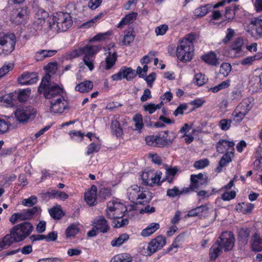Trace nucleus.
<instances>
[{
  "instance_id": "obj_59",
  "label": "nucleus",
  "mask_w": 262,
  "mask_h": 262,
  "mask_svg": "<svg viewBox=\"0 0 262 262\" xmlns=\"http://www.w3.org/2000/svg\"><path fill=\"white\" fill-rule=\"evenodd\" d=\"M209 164V161L207 159H204L196 161L194 163V167L196 169H202L207 166Z\"/></svg>"
},
{
  "instance_id": "obj_57",
  "label": "nucleus",
  "mask_w": 262,
  "mask_h": 262,
  "mask_svg": "<svg viewBox=\"0 0 262 262\" xmlns=\"http://www.w3.org/2000/svg\"><path fill=\"white\" fill-rule=\"evenodd\" d=\"M242 97V91L238 89H234L230 95V99L232 101H238L240 100Z\"/></svg>"
},
{
  "instance_id": "obj_14",
  "label": "nucleus",
  "mask_w": 262,
  "mask_h": 262,
  "mask_svg": "<svg viewBox=\"0 0 262 262\" xmlns=\"http://www.w3.org/2000/svg\"><path fill=\"white\" fill-rule=\"evenodd\" d=\"M21 85H30L35 83L38 80V77L35 72H25L17 79Z\"/></svg>"
},
{
  "instance_id": "obj_42",
  "label": "nucleus",
  "mask_w": 262,
  "mask_h": 262,
  "mask_svg": "<svg viewBox=\"0 0 262 262\" xmlns=\"http://www.w3.org/2000/svg\"><path fill=\"white\" fill-rule=\"evenodd\" d=\"M262 57L261 54H258L252 56H248L241 60V63L243 66H249L253 64V62L260 59Z\"/></svg>"
},
{
  "instance_id": "obj_4",
  "label": "nucleus",
  "mask_w": 262,
  "mask_h": 262,
  "mask_svg": "<svg viewBox=\"0 0 262 262\" xmlns=\"http://www.w3.org/2000/svg\"><path fill=\"white\" fill-rule=\"evenodd\" d=\"M253 106L252 98H246L236 106L232 113L234 120L236 122L241 121Z\"/></svg>"
},
{
  "instance_id": "obj_54",
  "label": "nucleus",
  "mask_w": 262,
  "mask_h": 262,
  "mask_svg": "<svg viewBox=\"0 0 262 262\" xmlns=\"http://www.w3.org/2000/svg\"><path fill=\"white\" fill-rule=\"evenodd\" d=\"M79 49L74 50L67 52L64 55V58L67 60H71L76 57L81 56Z\"/></svg>"
},
{
  "instance_id": "obj_44",
  "label": "nucleus",
  "mask_w": 262,
  "mask_h": 262,
  "mask_svg": "<svg viewBox=\"0 0 262 262\" xmlns=\"http://www.w3.org/2000/svg\"><path fill=\"white\" fill-rule=\"evenodd\" d=\"M163 105V101H161L159 104H155L154 103H148L144 105V110L145 111L148 112L149 114H152L157 109H160Z\"/></svg>"
},
{
  "instance_id": "obj_12",
  "label": "nucleus",
  "mask_w": 262,
  "mask_h": 262,
  "mask_svg": "<svg viewBox=\"0 0 262 262\" xmlns=\"http://www.w3.org/2000/svg\"><path fill=\"white\" fill-rule=\"evenodd\" d=\"M29 11L26 7L17 9L12 14L11 20L16 24L24 22L28 18Z\"/></svg>"
},
{
  "instance_id": "obj_9",
  "label": "nucleus",
  "mask_w": 262,
  "mask_h": 262,
  "mask_svg": "<svg viewBox=\"0 0 262 262\" xmlns=\"http://www.w3.org/2000/svg\"><path fill=\"white\" fill-rule=\"evenodd\" d=\"M247 32L255 39L262 38V19L254 18L250 21Z\"/></svg>"
},
{
  "instance_id": "obj_3",
  "label": "nucleus",
  "mask_w": 262,
  "mask_h": 262,
  "mask_svg": "<svg viewBox=\"0 0 262 262\" xmlns=\"http://www.w3.org/2000/svg\"><path fill=\"white\" fill-rule=\"evenodd\" d=\"M194 48L192 40L185 38L180 40L177 48V56L181 61L187 62L192 59Z\"/></svg>"
},
{
  "instance_id": "obj_39",
  "label": "nucleus",
  "mask_w": 262,
  "mask_h": 262,
  "mask_svg": "<svg viewBox=\"0 0 262 262\" xmlns=\"http://www.w3.org/2000/svg\"><path fill=\"white\" fill-rule=\"evenodd\" d=\"M237 9H238V7L235 5L227 7L226 8L225 16L227 20L231 21L235 18V12L236 11Z\"/></svg>"
},
{
  "instance_id": "obj_52",
  "label": "nucleus",
  "mask_w": 262,
  "mask_h": 262,
  "mask_svg": "<svg viewBox=\"0 0 262 262\" xmlns=\"http://www.w3.org/2000/svg\"><path fill=\"white\" fill-rule=\"evenodd\" d=\"M232 120L228 119H221L219 122V126L222 130H227L230 127Z\"/></svg>"
},
{
  "instance_id": "obj_38",
  "label": "nucleus",
  "mask_w": 262,
  "mask_h": 262,
  "mask_svg": "<svg viewBox=\"0 0 262 262\" xmlns=\"http://www.w3.org/2000/svg\"><path fill=\"white\" fill-rule=\"evenodd\" d=\"M111 129L112 134L117 137H121L123 134V130L120 126V124L116 120L112 121Z\"/></svg>"
},
{
  "instance_id": "obj_37",
  "label": "nucleus",
  "mask_w": 262,
  "mask_h": 262,
  "mask_svg": "<svg viewBox=\"0 0 262 262\" xmlns=\"http://www.w3.org/2000/svg\"><path fill=\"white\" fill-rule=\"evenodd\" d=\"M129 238V235L126 233H123L119 235L117 238L113 239L111 244L113 247H119Z\"/></svg>"
},
{
  "instance_id": "obj_8",
  "label": "nucleus",
  "mask_w": 262,
  "mask_h": 262,
  "mask_svg": "<svg viewBox=\"0 0 262 262\" xmlns=\"http://www.w3.org/2000/svg\"><path fill=\"white\" fill-rule=\"evenodd\" d=\"M33 226L29 222L19 224L11 229V232L14 233L17 241H21L29 236L33 230Z\"/></svg>"
},
{
  "instance_id": "obj_58",
  "label": "nucleus",
  "mask_w": 262,
  "mask_h": 262,
  "mask_svg": "<svg viewBox=\"0 0 262 262\" xmlns=\"http://www.w3.org/2000/svg\"><path fill=\"white\" fill-rule=\"evenodd\" d=\"M151 177H152V171L143 172L141 175L142 183L145 185H149Z\"/></svg>"
},
{
  "instance_id": "obj_53",
  "label": "nucleus",
  "mask_w": 262,
  "mask_h": 262,
  "mask_svg": "<svg viewBox=\"0 0 262 262\" xmlns=\"http://www.w3.org/2000/svg\"><path fill=\"white\" fill-rule=\"evenodd\" d=\"M231 70V65L227 62L223 63L221 67L220 70V73L221 74H222L224 76H227L230 73Z\"/></svg>"
},
{
  "instance_id": "obj_35",
  "label": "nucleus",
  "mask_w": 262,
  "mask_h": 262,
  "mask_svg": "<svg viewBox=\"0 0 262 262\" xmlns=\"http://www.w3.org/2000/svg\"><path fill=\"white\" fill-rule=\"evenodd\" d=\"M176 136L173 135L172 138L166 139V137L163 136L161 137L157 136L156 137V144H155V147H162L166 145H170L173 142Z\"/></svg>"
},
{
  "instance_id": "obj_6",
  "label": "nucleus",
  "mask_w": 262,
  "mask_h": 262,
  "mask_svg": "<svg viewBox=\"0 0 262 262\" xmlns=\"http://www.w3.org/2000/svg\"><path fill=\"white\" fill-rule=\"evenodd\" d=\"M126 210L125 206L116 201H110L107 203L106 215L111 219H120L124 215V212Z\"/></svg>"
},
{
  "instance_id": "obj_7",
  "label": "nucleus",
  "mask_w": 262,
  "mask_h": 262,
  "mask_svg": "<svg viewBox=\"0 0 262 262\" xmlns=\"http://www.w3.org/2000/svg\"><path fill=\"white\" fill-rule=\"evenodd\" d=\"M16 38L14 34L0 35V55H8L14 49Z\"/></svg>"
},
{
  "instance_id": "obj_30",
  "label": "nucleus",
  "mask_w": 262,
  "mask_h": 262,
  "mask_svg": "<svg viewBox=\"0 0 262 262\" xmlns=\"http://www.w3.org/2000/svg\"><path fill=\"white\" fill-rule=\"evenodd\" d=\"M251 247L255 251L262 250V239L257 233H255L252 237Z\"/></svg>"
},
{
  "instance_id": "obj_55",
  "label": "nucleus",
  "mask_w": 262,
  "mask_h": 262,
  "mask_svg": "<svg viewBox=\"0 0 262 262\" xmlns=\"http://www.w3.org/2000/svg\"><path fill=\"white\" fill-rule=\"evenodd\" d=\"M37 199L35 195H32L28 199L23 200L22 204L27 207H31L37 203Z\"/></svg>"
},
{
  "instance_id": "obj_49",
  "label": "nucleus",
  "mask_w": 262,
  "mask_h": 262,
  "mask_svg": "<svg viewBox=\"0 0 262 262\" xmlns=\"http://www.w3.org/2000/svg\"><path fill=\"white\" fill-rule=\"evenodd\" d=\"M31 90L29 89L21 90L17 96V99L19 101H26L30 95Z\"/></svg>"
},
{
  "instance_id": "obj_23",
  "label": "nucleus",
  "mask_w": 262,
  "mask_h": 262,
  "mask_svg": "<svg viewBox=\"0 0 262 262\" xmlns=\"http://www.w3.org/2000/svg\"><path fill=\"white\" fill-rule=\"evenodd\" d=\"M36 17V20L35 21L34 25L35 26L36 25H37L38 26L37 29H39V28L46 23V18H48V21L49 18L50 17V16H48V13L42 10H40L37 11Z\"/></svg>"
},
{
  "instance_id": "obj_51",
  "label": "nucleus",
  "mask_w": 262,
  "mask_h": 262,
  "mask_svg": "<svg viewBox=\"0 0 262 262\" xmlns=\"http://www.w3.org/2000/svg\"><path fill=\"white\" fill-rule=\"evenodd\" d=\"M49 213L52 217L56 220H59L63 216L62 210L57 208H53L49 210Z\"/></svg>"
},
{
  "instance_id": "obj_15",
  "label": "nucleus",
  "mask_w": 262,
  "mask_h": 262,
  "mask_svg": "<svg viewBox=\"0 0 262 262\" xmlns=\"http://www.w3.org/2000/svg\"><path fill=\"white\" fill-rule=\"evenodd\" d=\"M50 111L53 113H61L66 108L64 98H58L50 100Z\"/></svg>"
},
{
  "instance_id": "obj_45",
  "label": "nucleus",
  "mask_w": 262,
  "mask_h": 262,
  "mask_svg": "<svg viewBox=\"0 0 262 262\" xmlns=\"http://www.w3.org/2000/svg\"><path fill=\"white\" fill-rule=\"evenodd\" d=\"M231 81L229 79H227L225 81H223L221 83L217 85L214 86L210 89V90L213 93H216L220 90L226 89L228 88L230 85Z\"/></svg>"
},
{
  "instance_id": "obj_25",
  "label": "nucleus",
  "mask_w": 262,
  "mask_h": 262,
  "mask_svg": "<svg viewBox=\"0 0 262 262\" xmlns=\"http://www.w3.org/2000/svg\"><path fill=\"white\" fill-rule=\"evenodd\" d=\"M140 190V187L137 185H133L128 188L127 189V195L128 199L131 202H136L139 197V193Z\"/></svg>"
},
{
  "instance_id": "obj_18",
  "label": "nucleus",
  "mask_w": 262,
  "mask_h": 262,
  "mask_svg": "<svg viewBox=\"0 0 262 262\" xmlns=\"http://www.w3.org/2000/svg\"><path fill=\"white\" fill-rule=\"evenodd\" d=\"M93 225L97 231L100 232H106L109 229V226L106 220L103 216H98L93 222Z\"/></svg>"
},
{
  "instance_id": "obj_36",
  "label": "nucleus",
  "mask_w": 262,
  "mask_h": 262,
  "mask_svg": "<svg viewBox=\"0 0 262 262\" xmlns=\"http://www.w3.org/2000/svg\"><path fill=\"white\" fill-rule=\"evenodd\" d=\"M159 228L160 225L158 223H152L142 231L141 235L143 237L149 236L159 229Z\"/></svg>"
},
{
  "instance_id": "obj_48",
  "label": "nucleus",
  "mask_w": 262,
  "mask_h": 262,
  "mask_svg": "<svg viewBox=\"0 0 262 262\" xmlns=\"http://www.w3.org/2000/svg\"><path fill=\"white\" fill-rule=\"evenodd\" d=\"M112 34V32L110 31H107L104 33H99L94 36L93 38V41H104L107 39Z\"/></svg>"
},
{
  "instance_id": "obj_50",
  "label": "nucleus",
  "mask_w": 262,
  "mask_h": 262,
  "mask_svg": "<svg viewBox=\"0 0 262 262\" xmlns=\"http://www.w3.org/2000/svg\"><path fill=\"white\" fill-rule=\"evenodd\" d=\"M194 80L197 85L202 86L207 82L208 78L205 75L198 73L195 75Z\"/></svg>"
},
{
  "instance_id": "obj_27",
  "label": "nucleus",
  "mask_w": 262,
  "mask_h": 262,
  "mask_svg": "<svg viewBox=\"0 0 262 262\" xmlns=\"http://www.w3.org/2000/svg\"><path fill=\"white\" fill-rule=\"evenodd\" d=\"M190 184L189 187H187V188H189V193L191 191H193L195 189H198L202 187L203 186H206L208 182V178L206 176H205L204 179L202 180H190Z\"/></svg>"
},
{
  "instance_id": "obj_19",
  "label": "nucleus",
  "mask_w": 262,
  "mask_h": 262,
  "mask_svg": "<svg viewBox=\"0 0 262 262\" xmlns=\"http://www.w3.org/2000/svg\"><path fill=\"white\" fill-rule=\"evenodd\" d=\"M234 143L232 141L221 139L216 144V151L220 154L223 153L225 151L230 150L234 152Z\"/></svg>"
},
{
  "instance_id": "obj_47",
  "label": "nucleus",
  "mask_w": 262,
  "mask_h": 262,
  "mask_svg": "<svg viewBox=\"0 0 262 262\" xmlns=\"http://www.w3.org/2000/svg\"><path fill=\"white\" fill-rule=\"evenodd\" d=\"M207 210V208L206 206H201L189 211L187 215L188 216H198L200 215L201 213Z\"/></svg>"
},
{
  "instance_id": "obj_63",
  "label": "nucleus",
  "mask_w": 262,
  "mask_h": 262,
  "mask_svg": "<svg viewBox=\"0 0 262 262\" xmlns=\"http://www.w3.org/2000/svg\"><path fill=\"white\" fill-rule=\"evenodd\" d=\"M184 235L180 234L178 236H177V237L175 238L174 242L171 244V245L170 246V247L168 248V251H171L173 248H176L179 246V243L181 242H182L183 240Z\"/></svg>"
},
{
  "instance_id": "obj_20",
  "label": "nucleus",
  "mask_w": 262,
  "mask_h": 262,
  "mask_svg": "<svg viewBox=\"0 0 262 262\" xmlns=\"http://www.w3.org/2000/svg\"><path fill=\"white\" fill-rule=\"evenodd\" d=\"M108 50L110 51L108 52V55L106 56L105 62L101 63V66L105 70L111 69L115 64L117 60L116 52L115 51L112 52L110 49Z\"/></svg>"
},
{
  "instance_id": "obj_31",
  "label": "nucleus",
  "mask_w": 262,
  "mask_h": 262,
  "mask_svg": "<svg viewBox=\"0 0 262 262\" xmlns=\"http://www.w3.org/2000/svg\"><path fill=\"white\" fill-rule=\"evenodd\" d=\"M93 88V83L91 81L85 80L75 86V90L80 93H87L90 91Z\"/></svg>"
},
{
  "instance_id": "obj_2",
  "label": "nucleus",
  "mask_w": 262,
  "mask_h": 262,
  "mask_svg": "<svg viewBox=\"0 0 262 262\" xmlns=\"http://www.w3.org/2000/svg\"><path fill=\"white\" fill-rule=\"evenodd\" d=\"M72 24L71 16L68 13H56L55 15L51 16L48 20L50 28L58 32L67 31Z\"/></svg>"
},
{
  "instance_id": "obj_17",
  "label": "nucleus",
  "mask_w": 262,
  "mask_h": 262,
  "mask_svg": "<svg viewBox=\"0 0 262 262\" xmlns=\"http://www.w3.org/2000/svg\"><path fill=\"white\" fill-rule=\"evenodd\" d=\"M97 188L95 185H92L90 189L85 193L84 200L90 206L96 205L97 199Z\"/></svg>"
},
{
  "instance_id": "obj_11",
  "label": "nucleus",
  "mask_w": 262,
  "mask_h": 262,
  "mask_svg": "<svg viewBox=\"0 0 262 262\" xmlns=\"http://www.w3.org/2000/svg\"><path fill=\"white\" fill-rule=\"evenodd\" d=\"M136 76V73L131 68L122 67L119 71L112 76L111 78L113 81L121 80L122 79H126L127 81L133 79Z\"/></svg>"
},
{
  "instance_id": "obj_41",
  "label": "nucleus",
  "mask_w": 262,
  "mask_h": 262,
  "mask_svg": "<svg viewBox=\"0 0 262 262\" xmlns=\"http://www.w3.org/2000/svg\"><path fill=\"white\" fill-rule=\"evenodd\" d=\"M137 16V13L135 12L126 15L125 17L122 19V20L120 21L118 25V27L121 28L123 25H127L136 19Z\"/></svg>"
},
{
  "instance_id": "obj_13",
  "label": "nucleus",
  "mask_w": 262,
  "mask_h": 262,
  "mask_svg": "<svg viewBox=\"0 0 262 262\" xmlns=\"http://www.w3.org/2000/svg\"><path fill=\"white\" fill-rule=\"evenodd\" d=\"M166 244L165 238L162 236H158L151 240L148 244L147 250L150 254L161 249Z\"/></svg>"
},
{
  "instance_id": "obj_33",
  "label": "nucleus",
  "mask_w": 262,
  "mask_h": 262,
  "mask_svg": "<svg viewBox=\"0 0 262 262\" xmlns=\"http://www.w3.org/2000/svg\"><path fill=\"white\" fill-rule=\"evenodd\" d=\"M222 248L219 241H216L209 250V256L211 260H215L221 254Z\"/></svg>"
},
{
  "instance_id": "obj_26",
  "label": "nucleus",
  "mask_w": 262,
  "mask_h": 262,
  "mask_svg": "<svg viewBox=\"0 0 262 262\" xmlns=\"http://www.w3.org/2000/svg\"><path fill=\"white\" fill-rule=\"evenodd\" d=\"M57 51L55 50H41L37 52L35 55V59L37 61H41L46 57L54 55Z\"/></svg>"
},
{
  "instance_id": "obj_24",
  "label": "nucleus",
  "mask_w": 262,
  "mask_h": 262,
  "mask_svg": "<svg viewBox=\"0 0 262 262\" xmlns=\"http://www.w3.org/2000/svg\"><path fill=\"white\" fill-rule=\"evenodd\" d=\"M202 59L205 62L209 65L216 66L220 63L216 55L213 52L203 55Z\"/></svg>"
},
{
  "instance_id": "obj_60",
  "label": "nucleus",
  "mask_w": 262,
  "mask_h": 262,
  "mask_svg": "<svg viewBox=\"0 0 262 262\" xmlns=\"http://www.w3.org/2000/svg\"><path fill=\"white\" fill-rule=\"evenodd\" d=\"M168 29L166 25H161L155 28V32L157 36L164 35Z\"/></svg>"
},
{
  "instance_id": "obj_61",
  "label": "nucleus",
  "mask_w": 262,
  "mask_h": 262,
  "mask_svg": "<svg viewBox=\"0 0 262 262\" xmlns=\"http://www.w3.org/2000/svg\"><path fill=\"white\" fill-rule=\"evenodd\" d=\"M242 211L245 214L251 213L254 208V205L251 203H243L241 205Z\"/></svg>"
},
{
  "instance_id": "obj_62",
  "label": "nucleus",
  "mask_w": 262,
  "mask_h": 262,
  "mask_svg": "<svg viewBox=\"0 0 262 262\" xmlns=\"http://www.w3.org/2000/svg\"><path fill=\"white\" fill-rule=\"evenodd\" d=\"M99 195L101 197L105 200L110 198L112 196V194L110 189L102 188L100 190Z\"/></svg>"
},
{
  "instance_id": "obj_40",
  "label": "nucleus",
  "mask_w": 262,
  "mask_h": 262,
  "mask_svg": "<svg viewBox=\"0 0 262 262\" xmlns=\"http://www.w3.org/2000/svg\"><path fill=\"white\" fill-rule=\"evenodd\" d=\"M135 37V33L133 30L124 31L122 43L124 45L129 46L133 42Z\"/></svg>"
},
{
  "instance_id": "obj_28",
  "label": "nucleus",
  "mask_w": 262,
  "mask_h": 262,
  "mask_svg": "<svg viewBox=\"0 0 262 262\" xmlns=\"http://www.w3.org/2000/svg\"><path fill=\"white\" fill-rule=\"evenodd\" d=\"M212 8V5L211 4L201 6L194 10V15L196 17H203L210 11Z\"/></svg>"
},
{
  "instance_id": "obj_64",
  "label": "nucleus",
  "mask_w": 262,
  "mask_h": 262,
  "mask_svg": "<svg viewBox=\"0 0 262 262\" xmlns=\"http://www.w3.org/2000/svg\"><path fill=\"white\" fill-rule=\"evenodd\" d=\"M100 146L93 143L90 144L87 147V155H89L94 152H98L100 150Z\"/></svg>"
},
{
  "instance_id": "obj_29",
  "label": "nucleus",
  "mask_w": 262,
  "mask_h": 262,
  "mask_svg": "<svg viewBox=\"0 0 262 262\" xmlns=\"http://www.w3.org/2000/svg\"><path fill=\"white\" fill-rule=\"evenodd\" d=\"M152 198V193L147 190H142L139 193V197L136 201V203L144 204L148 203Z\"/></svg>"
},
{
  "instance_id": "obj_56",
  "label": "nucleus",
  "mask_w": 262,
  "mask_h": 262,
  "mask_svg": "<svg viewBox=\"0 0 262 262\" xmlns=\"http://www.w3.org/2000/svg\"><path fill=\"white\" fill-rule=\"evenodd\" d=\"M133 120L135 122V126L136 128V129H140L143 127V118L141 115H135L133 118Z\"/></svg>"
},
{
  "instance_id": "obj_5",
  "label": "nucleus",
  "mask_w": 262,
  "mask_h": 262,
  "mask_svg": "<svg viewBox=\"0 0 262 262\" xmlns=\"http://www.w3.org/2000/svg\"><path fill=\"white\" fill-rule=\"evenodd\" d=\"M36 113V110L33 107L24 106L17 108L15 116L19 122L27 123L35 118Z\"/></svg>"
},
{
  "instance_id": "obj_32",
  "label": "nucleus",
  "mask_w": 262,
  "mask_h": 262,
  "mask_svg": "<svg viewBox=\"0 0 262 262\" xmlns=\"http://www.w3.org/2000/svg\"><path fill=\"white\" fill-rule=\"evenodd\" d=\"M80 55H84V57H93V55L98 51V49L96 46H86L79 48Z\"/></svg>"
},
{
  "instance_id": "obj_21",
  "label": "nucleus",
  "mask_w": 262,
  "mask_h": 262,
  "mask_svg": "<svg viewBox=\"0 0 262 262\" xmlns=\"http://www.w3.org/2000/svg\"><path fill=\"white\" fill-rule=\"evenodd\" d=\"M234 152L232 151H228L223 155L219 162V166L216 167L215 171L220 172L222 171V168L226 166L232 161V157Z\"/></svg>"
},
{
  "instance_id": "obj_10",
  "label": "nucleus",
  "mask_w": 262,
  "mask_h": 262,
  "mask_svg": "<svg viewBox=\"0 0 262 262\" xmlns=\"http://www.w3.org/2000/svg\"><path fill=\"white\" fill-rule=\"evenodd\" d=\"M219 241L220 246L225 251L231 250L234 246L235 242V238L233 234L231 232L225 231L220 236Z\"/></svg>"
},
{
  "instance_id": "obj_16",
  "label": "nucleus",
  "mask_w": 262,
  "mask_h": 262,
  "mask_svg": "<svg viewBox=\"0 0 262 262\" xmlns=\"http://www.w3.org/2000/svg\"><path fill=\"white\" fill-rule=\"evenodd\" d=\"M16 237L14 233L6 234L4 237L0 239V251L3 249H7L14 242H18Z\"/></svg>"
},
{
  "instance_id": "obj_22",
  "label": "nucleus",
  "mask_w": 262,
  "mask_h": 262,
  "mask_svg": "<svg viewBox=\"0 0 262 262\" xmlns=\"http://www.w3.org/2000/svg\"><path fill=\"white\" fill-rule=\"evenodd\" d=\"M189 193V188L184 187L182 189H180L178 187L174 186L172 188H168L166 191L167 196L170 198H175L180 196L181 195Z\"/></svg>"
},
{
  "instance_id": "obj_1",
  "label": "nucleus",
  "mask_w": 262,
  "mask_h": 262,
  "mask_svg": "<svg viewBox=\"0 0 262 262\" xmlns=\"http://www.w3.org/2000/svg\"><path fill=\"white\" fill-rule=\"evenodd\" d=\"M51 76L47 74L42 78L38 86V91L50 100L63 98L64 90L62 87L50 81Z\"/></svg>"
},
{
  "instance_id": "obj_46",
  "label": "nucleus",
  "mask_w": 262,
  "mask_h": 262,
  "mask_svg": "<svg viewBox=\"0 0 262 262\" xmlns=\"http://www.w3.org/2000/svg\"><path fill=\"white\" fill-rule=\"evenodd\" d=\"M244 45V40L241 38H237L233 42L231 48L233 50H235L237 52H239L242 51V47Z\"/></svg>"
},
{
  "instance_id": "obj_43",
  "label": "nucleus",
  "mask_w": 262,
  "mask_h": 262,
  "mask_svg": "<svg viewBox=\"0 0 262 262\" xmlns=\"http://www.w3.org/2000/svg\"><path fill=\"white\" fill-rule=\"evenodd\" d=\"M79 232V227L77 224H72L66 229V234L67 237L74 236Z\"/></svg>"
},
{
  "instance_id": "obj_34",
  "label": "nucleus",
  "mask_w": 262,
  "mask_h": 262,
  "mask_svg": "<svg viewBox=\"0 0 262 262\" xmlns=\"http://www.w3.org/2000/svg\"><path fill=\"white\" fill-rule=\"evenodd\" d=\"M250 230L249 228H241L238 230V241L243 245L248 243V238L250 236Z\"/></svg>"
}]
</instances>
